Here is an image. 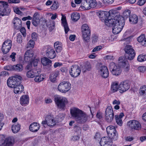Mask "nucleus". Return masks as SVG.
Wrapping results in <instances>:
<instances>
[{
  "label": "nucleus",
  "instance_id": "obj_60",
  "mask_svg": "<svg viewBox=\"0 0 146 146\" xmlns=\"http://www.w3.org/2000/svg\"><path fill=\"white\" fill-rule=\"evenodd\" d=\"M31 37L34 40H36L38 38L37 35L36 33H33L32 34Z\"/></svg>",
  "mask_w": 146,
  "mask_h": 146
},
{
  "label": "nucleus",
  "instance_id": "obj_53",
  "mask_svg": "<svg viewBox=\"0 0 146 146\" xmlns=\"http://www.w3.org/2000/svg\"><path fill=\"white\" fill-rule=\"evenodd\" d=\"M114 0H103V3L105 5H108L112 3L113 2Z\"/></svg>",
  "mask_w": 146,
  "mask_h": 146
},
{
  "label": "nucleus",
  "instance_id": "obj_48",
  "mask_svg": "<svg viewBox=\"0 0 146 146\" xmlns=\"http://www.w3.org/2000/svg\"><path fill=\"white\" fill-rule=\"evenodd\" d=\"M30 63L28 64L26 66V67L25 68V69L27 71L29 70H32V62L31 61H30Z\"/></svg>",
  "mask_w": 146,
  "mask_h": 146
},
{
  "label": "nucleus",
  "instance_id": "obj_6",
  "mask_svg": "<svg viewBox=\"0 0 146 146\" xmlns=\"http://www.w3.org/2000/svg\"><path fill=\"white\" fill-rule=\"evenodd\" d=\"M109 68L111 74L113 75L118 76L121 73V70L120 67L116 65L113 62H111L109 64Z\"/></svg>",
  "mask_w": 146,
  "mask_h": 146
},
{
  "label": "nucleus",
  "instance_id": "obj_52",
  "mask_svg": "<svg viewBox=\"0 0 146 146\" xmlns=\"http://www.w3.org/2000/svg\"><path fill=\"white\" fill-rule=\"evenodd\" d=\"M85 68L86 70H90L92 68L90 63L88 62H86L85 65Z\"/></svg>",
  "mask_w": 146,
  "mask_h": 146
},
{
  "label": "nucleus",
  "instance_id": "obj_38",
  "mask_svg": "<svg viewBox=\"0 0 146 146\" xmlns=\"http://www.w3.org/2000/svg\"><path fill=\"white\" fill-rule=\"evenodd\" d=\"M80 18V15L78 13H73L72 14L71 18L73 21H76L79 19Z\"/></svg>",
  "mask_w": 146,
  "mask_h": 146
},
{
  "label": "nucleus",
  "instance_id": "obj_49",
  "mask_svg": "<svg viewBox=\"0 0 146 146\" xmlns=\"http://www.w3.org/2000/svg\"><path fill=\"white\" fill-rule=\"evenodd\" d=\"M13 65H10L5 66L4 69L8 70H13Z\"/></svg>",
  "mask_w": 146,
  "mask_h": 146
},
{
  "label": "nucleus",
  "instance_id": "obj_32",
  "mask_svg": "<svg viewBox=\"0 0 146 146\" xmlns=\"http://www.w3.org/2000/svg\"><path fill=\"white\" fill-rule=\"evenodd\" d=\"M39 72L38 71H37L36 74L35 76L34 77H35L34 78V81L37 82H39L42 81L44 78L43 76L41 75H40L39 74Z\"/></svg>",
  "mask_w": 146,
  "mask_h": 146
},
{
  "label": "nucleus",
  "instance_id": "obj_9",
  "mask_svg": "<svg viewBox=\"0 0 146 146\" xmlns=\"http://www.w3.org/2000/svg\"><path fill=\"white\" fill-rule=\"evenodd\" d=\"M58 89L60 92L66 93L70 89V84L68 82H62L59 84Z\"/></svg>",
  "mask_w": 146,
  "mask_h": 146
},
{
  "label": "nucleus",
  "instance_id": "obj_61",
  "mask_svg": "<svg viewBox=\"0 0 146 146\" xmlns=\"http://www.w3.org/2000/svg\"><path fill=\"white\" fill-rule=\"evenodd\" d=\"M16 55V53H15L13 52L11 54L10 56V57L12 58V60L13 61H15V56Z\"/></svg>",
  "mask_w": 146,
  "mask_h": 146
},
{
  "label": "nucleus",
  "instance_id": "obj_59",
  "mask_svg": "<svg viewBox=\"0 0 146 146\" xmlns=\"http://www.w3.org/2000/svg\"><path fill=\"white\" fill-rule=\"evenodd\" d=\"M105 60H112L113 59V56L111 55H106L104 57Z\"/></svg>",
  "mask_w": 146,
  "mask_h": 146
},
{
  "label": "nucleus",
  "instance_id": "obj_15",
  "mask_svg": "<svg viewBox=\"0 0 146 146\" xmlns=\"http://www.w3.org/2000/svg\"><path fill=\"white\" fill-rule=\"evenodd\" d=\"M10 12V10L7 3L3 2V4L0 5V15H7Z\"/></svg>",
  "mask_w": 146,
  "mask_h": 146
},
{
  "label": "nucleus",
  "instance_id": "obj_44",
  "mask_svg": "<svg viewBox=\"0 0 146 146\" xmlns=\"http://www.w3.org/2000/svg\"><path fill=\"white\" fill-rule=\"evenodd\" d=\"M8 48V47H6V46L2 45V50L4 54H7L11 48Z\"/></svg>",
  "mask_w": 146,
  "mask_h": 146
},
{
  "label": "nucleus",
  "instance_id": "obj_36",
  "mask_svg": "<svg viewBox=\"0 0 146 146\" xmlns=\"http://www.w3.org/2000/svg\"><path fill=\"white\" fill-rule=\"evenodd\" d=\"M13 66V70L17 72H19L21 71L23 69V66L21 64L14 65Z\"/></svg>",
  "mask_w": 146,
  "mask_h": 146
},
{
  "label": "nucleus",
  "instance_id": "obj_23",
  "mask_svg": "<svg viewBox=\"0 0 146 146\" xmlns=\"http://www.w3.org/2000/svg\"><path fill=\"white\" fill-rule=\"evenodd\" d=\"M40 127V126L38 123L34 122L30 125L29 128L31 131L35 132L39 130Z\"/></svg>",
  "mask_w": 146,
  "mask_h": 146
},
{
  "label": "nucleus",
  "instance_id": "obj_33",
  "mask_svg": "<svg viewBox=\"0 0 146 146\" xmlns=\"http://www.w3.org/2000/svg\"><path fill=\"white\" fill-rule=\"evenodd\" d=\"M14 142V139L13 137H8L5 140V143L7 146H12Z\"/></svg>",
  "mask_w": 146,
  "mask_h": 146
},
{
  "label": "nucleus",
  "instance_id": "obj_37",
  "mask_svg": "<svg viewBox=\"0 0 146 146\" xmlns=\"http://www.w3.org/2000/svg\"><path fill=\"white\" fill-rule=\"evenodd\" d=\"M118 84L117 82L113 83L111 87V90L113 92H117L119 89Z\"/></svg>",
  "mask_w": 146,
  "mask_h": 146
},
{
  "label": "nucleus",
  "instance_id": "obj_54",
  "mask_svg": "<svg viewBox=\"0 0 146 146\" xmlns=\"http://www.w3.org/2000/svg\"><path fill=\"white\" fill-rule=\"evenodd\" d=\"M13 10L15 13H16L19 14L21 15L22 14V13L19 9L16 7H15L13 8Z\"/></svg>",
  "mask_w": 146,
  "mask_h": 146
},
{
  "label": "nucleus",
  "instance_id": "obj_45",
  "mask_svg": "<svg viewBox=\"0 0 146 146\" xmlns=\"http://www.w3.org/2000/svg\"><path fill=\"white\" fill-rule=\"evenodd\" d=\"M130 13L131 11L130 10L128 9L126 10L123 12V15L124 17L127 18L130 16Z\"/></svg>",
  "mask_w": 146,
  "mask_h": 146
},
{
  "label": "nucleus",
  "instance_id": "obj_13",
  "mask_svg": "<svg viewBox=\"0 0 146 146\" xmlns=\"http://www.w3.org/2000/svg\"><path fill=\"white\" fill-rule=\"evenodd\" d=\"M43 125L46 124L49 126L52 127L55 125L56 124L55 120L53 116L48 115L45 118V120L43 121L42 122Z\"/></svg>",
  "mask_w": 146,
  "mask_h": 146
},
{
  "label": "nucleus",
  "instance_id": "obj_1",
  "mask_svg": "<svg viewBox=\"0 0 146 146\" xmlns=\"http://www.w3.org/2000/svg\"><path fill=\"white\" fill-rule=\"evenodd\" d=\"M98 14L101 18V20H104L106 25L109 27H113L112 32L114 34H118L122 30L125 22L123 17L115 14L111 18L109 12L104 11H99Z\"/></svg>",
  "mask_w": 146,
  "mask_h": 146
},
{
  "label": "nucleus",
  "instance_id": "obj_35",
  "mask_svg": "<svg viewBox=\"0 0 146 146\" xmlns=\"http://www.w3.org/2000/svg\"><path fill=\"white\" fill-rule=\"evenodd\" d=\"M41 62L43 65L46 66L51 63L52 61L47 58L44 57L41 59Z\"/></svg>",
  "mask_w": 146,
  "mask_h": 146
},
{
  "label": "nucleus",
  "instance_id": "obj_63",
  "mask_svg": "<svg viewBox=\"0 0 146 146\" xmlns=\"http://www.w3.org/2000/svg\"><path fill=\"white\" fill-rule=\"evenodd\" d=\"M62 63L60 62H56L54 64V66L55 68H56L58 67H59L62 66Z\"/></svg>",
  "mask_w": 146,
  "mask_h": 146
},
{
  "label": "nucleus",
  "instance_id": "obj_26",
  "mask_svg": "<svg viewBox=\"0 0 146 146\" xmlns=\"http://www.w3.org/2000/svg\"><path fill=\"white\" fill-rule=\"evenodd\" d=\"M14 88V92L15 94H19L23 92L24 90V87L21 84H19L15 86Z\"/></svg>",
  "mask_w": 146,
  "mask_h": 146
},
{
  "label": "nucleus",
  "instance_id": "obj_16",
  "mask_svg": "<svg viewBox=\"0 0 146 146\" xmlns=\"http://www.w3.org/2000/svg\"><path fill=\"white\" fill-rule=\"evenodd\" d=\"M32 50H28L24 54V60L26 62L31 61L32 60L36 58V55H34Z\"/></svg>",
  "mask_w": 146,
  "mask_h": 146
},
{
  "label": "nucleus",
  "instance_id": "obj_58",
  "mask_svg": "<svg viewBox=\"0 0 146 146\" xmlns=\"http://www.w3.org/2000/svg\"><path fill=\"white\" fill-rule=\"evenodd\" d=\"M17 40L19 43H21L22 41V36L19 34H18L17 36Z\"/></svg>",
  "mask_w": 146,
  "mask_h": 146
},
{
  "label": "nucleus",
  "instance_id": "obj_42",
  "mask_svg": "<svg viewBox=\"0 0 146 146\" xmlns=\"http://www.w3.org/2000/svg\"><path fill=\"white\" fill-rule=\"evenodd\" d=\"M35 44V41L32 40H29L27 45V48H33L34 47Z\"/></svg>",
  "mask_w": 146,
  "mask_h": 146
},
{
  "label": "nucleus",
  "instance_id": "obj_2",
  "mask_svg": "<svg viewBox=\"0 0 146 146\" xmlns=\"http://www.w3.org/2000/svg\"><path fill=\"white\" fill-rule=\"evenodd\" d=\"M70 112L72 116L78 123L83 124L90 120L89 115L78 108H74L71 109Z\"/></svg>",
  "mask_w": 146,
  "mask_h": 146
},
{
  "label": "nucleus",
  "instance_id": "obj_7",
  "mask_svg": "<svg viewBox=\"0 0 146 146\" xmlns=\"http://www.w3.org/2000/svg\"><path fill=\"white\" fill-rule=\"evenodd\" d=\"M84 2L81 3V7L86 9L94 8L97 5L96 0H84Z\"/></svg>",
  "mask_w": 146,
  "mask_h": 146
},
{
  "label": "nucleus",
  "instance_id": "obj_22",
  "mask_svg": "<svg viewBox=\"0 0 146 146\" xmlns=\"http://www.w3.org/2000/svg\"><path fill=\"white\" fill-rule=\"evenodd\" d=\"M13 23L14 28L17 29H19L22 27V21L18 17H15L13 19Z\"/></svg>",
  "mask_w": 146,
  "mask_h": 146
},
{
  "label": "nucleus",
  "instance_id": "obj_30",
  "mask_svg": "<svg viewBox=\"0 0 146 146\" xmlns=\"http://www.w3.org/2000/svg\"><path fill=\"white\" fill-rule=\"evenodd\" d=\"M37 71L36 70H30L27 71L26 73V76L29 78H33L34 77L36 74Z\"/></svg>",
  "mask_w": 146,
  "mask_h": 146
},
{
  "label": "nucleus",
  "instance_id": "obj_51",
  "mask_svg": "<svg viewBox=\"0 0 146 146\" xmlns=\"http://www.w3.org/2000/svg\"><path fill=\"white\" fill-rule=\"evenodd\" d=\"M5 143V138L3 135H0V146Z\"/></svg>",
  "mask_w": 146,
  "mask_h": 146
},
{
  "label": "nucleus",
  "instance_id": "obj_3",
  "mask_svg": "<svg viewBox=\"0 0 146 146\" xmlns=\"http://www.w3.org/2000/svg\"><path fill=\"white\" fill-rule=\"evenodd\" d=\"M54 101L57 108L61 110H64L68 103L66 98L57 95L54 96Z\"/></svg>",
  "mask_w": 146,
  "mask_h": 146
},
{
  "label": "nucleus",
  "instance_id": "obj_43",
  "mask_svg": "<svg viewBox=\"0 0 146 146\" xmlns=\"http://www.w3.org/2000/svg\"><path fill=\"white\" fill-rule=\"evenodd\" d=\"M138 61L142 62L146 60V56L141 54L139 55L137 58Z\"/></svg>",
  "mask_w": 146,
  "mask_h": 146
},
{
  "label": "nucleus",
  "instance_id": "obj_27",
  "mask_svg": "<svg viewBox=\"0 0 146 146\" xmlns=\"http://www.w3.org/2000/svg\"><path fill=\"white\" fill-rule=\"evenodd\" d=\"M61 21L62 25L64 28L65 33L66 34L69 30V29L66 21V17L62 16L61 19Z\"/></svg>",
  "mask_w": 146,
  "mask_h": 146
},
{
  "label": "nucleus",
  "instance_id": "obj_24",
  "mask_svg": "<svg viewBox=\"0 0 146 146\" xmlns=\"http://www.w3.org/2000/svg\"><path fill=\"white\" fill-rule=\"evenodd\" d=\"M32 23L36 27L40 23V19L38 17V15L37 13H34L32 19Z\"/></svg>",
  "mask_w": 146,
  "mask_h": 146
},
{
  "label": "nucleus",
  "instance_id": "obj_39",
  "mask_svg": "<svg viewBox=\"0 0 146 146\" xmlns=\"http://www.w3.org/2000/svg\"><path fill=\"white\" fill-rule=\"evenodd\" d=\"M58 75V73L53 72L50 74V79L51 82H54L56 80V78Z\"/></svg>",
  "mask_w": 146,
  "mask_h": 146
},
{
  "label": "nucleus",
  "instance_id": "obj_46",
  "mask_svg": "<svg viewBox=\"0 0 146 146\" xmlns=\"http://www.w3.org/2000/svg\"><path fill=\"white\" fill-rule=\"evenodd\" d=\"M145 39V35H142L137 38V40L139 42H141V44L142 45L143 41H144Z\"/></svg>",
  "mask_w": 146,
  "mask_h": 146
},
{
  "label": "nucleus",
  "instance_id": "obj_25",
  "mask_svg": "<svg viewBox=\"0 0 146 146\" xmlns=\"http://www.w3.org/2000/svg\"><path fill=\"white\" fill-rule=\"evenodd\" d=\"M124 116L123 113H121L119 115H115V118L117 124L120 126H121L122 124V118Z\"/></svg>",
  "mask_w": 146,
  "mask_h": 146
},
{
  "label": "nucleus",
  "instance_id": "obj_56",
  "mask_svg": "<svg viewBox=\"0 0 146 146\" xmlns=\"http://www.w3.org/2000/svg\"><path fill=\"white\" fill-rule=\"evenodd\" d=\"M102 48V46H98L95 47L92 51V52H95L100 50Z\"/></svg>",
  "mask_w": 146,
  "mask_h": 146
},
{
  "label": "nucleus",
  "instance_id": "obj_19",
  "mask_svg": "<svg viewBox=\"0 0 146 146\" xmlns=\"http://www.w3.org/2000/svg\"><path fill=\"white\" fill-rule=\"evenodd\" d=\"M99 73L104 78H107L109 76V72L107 67L105 66H101L98 70Z\"/></svg>",
  "mask_w": 146,
  "mask_h": 146
},
{
  "label": "nucleus",
  "instance_id": "obj_5",
  "mask_svg": "<svg viewBox=\"0 0 146 146\" xmlns=\"http://www.w3.org/2000/svg\"><path fill=\"white\" fill-rule=\"evenodd\" d=\"M82 32L84 40L85 41L88 42L90 38V31L87 24H84L82 26Z\"/></svg>",
  "mask_w": 146,
  "mask_h": 146
},
{
  "label": "nucleus",
  "instance_id": "obj_40",
  "mask_svg": "<svg viewBox=\"0 0 146 146\" xmlns=\"http://www.w3.org/2000/svg\"><path fill=\"white\" fill-rule=\"evenodd\" d=\"M139 94L141 95H143L145 94L146 95V85L140 87Z\"/></svg>",
  "mask_w": 146,
  "mask_h": 146
},
{
  "label": "nucleus",
  "instance_id": "obj_8",
  "mask_svg": "<svg viewBox=\"0 0 146 146\" xmlns=\"http://www.w3.org/2000/svg\"><path fill=\"white\" fill-rule=\"evenodd\" d=\"M81 70L79 66L76 65L72 66L69 70V73L70 76L73 78H76L80 74Z\"/></svg>",
  "mask_w": 146,
  "mask_h": 146
},
{
  "label": "nucleus",
  "instance_id": "obj_14",
  "mask_svg": "<svg viewBox=\"0 0 146 146\" xmlns=\"http://www.w3.org/2000/svg\"><path fill=\"white\" fill-rule=\"evenodd\" d=\"M125 53L128 55V59L130 60H132L134 58L135 53L132 46L129 45L125 46L124 48Z\"/></svg>",
  "mask_w": 146,
  "mask_h": 146
},
{
  "label": "nucleus",
  "instance_id": "obj_21",
  "mask_svg": "<svg viewBox=\"0 0 146 146\" xmlns=\"http://www.w3.org/2000/svg\"><path fill=\"white\" fill-rule=\"evenodd\" d=\"M122 58L121 57L119 58V64L125 71H128L129 70V65L128 62L127 60H121V59H122Z\"/></svg>",
  "mask_w": 146,
  "mask_h": 146
},
{
  "label": "nucleus",
  "instance_id": "obj_62",
  "mask_svg": "<svg viewBox=\"0 0 146 146\" xmlns=\"http://www.w3.org/2000/svg\"><path fill=\"white\" fill-rule=\"evenodd\" d=\"M146 2V0H139L138 2V4L140 6L143 5Z\"/></svg>",
  "mask_w": 146,
  "mask_h": 146
},
{
  "label": "nucleus",
  "instance_id": "obj_20",
  "mask_svg": "<svg viewBox=\"0 0 146 146\" xmlns=\"http://www.w3.org/2000/svg\"><path fill=\"white\" fill-rule=\"evenodd\" d=\"M45 48L47 49L46 50V55L50 59H53L56 56L55 52L52 48L50 46H46Z\"/></svg>",
  "mask_w": 146,
  "mask_h": 146
},
{
  "label": "nucleus",
  "instance_id": "obj_55",
  "mask_svg": "<svg viewBox=\"0 0 146 146\" xmlns=\"http://www.w3.org/2000/svg\"><path fill=\"white\" fill-rule=\"evenodd\" d=\"M20 31L22 33V35L24 37H25L26 36V29L25 28L23 27H22L20 29Z\"/></svg>",
  "mask_w": 146,
  "mask_h": 146
},
{
  "label": "nucleus",
  "instance_id": "obj_10",
  "mask_svg": "<svg viewBox=\"0 0 146 146\" xmlns=\"http://www.w3.org/2000/svg\"><path fill=\"white\" fill-rule=\"evenodd\" d=\"M114 113L111 106H108L105 112V119L108 122H111L113 119Z\"/></svg>",
  "mask_w": 146,
  "mask_h": 146
},
{
  "label": "nucleus",
  "instance_id": "obj_64",
  "mask_svg": "<svg viewBox=\"0 0 146 146\" xmlns=\"http://www.w3.org/2000/svg\"><path fill=\"white\" fill-rule=\"evenodd\" d=\"M96 115L97 117L99 119H100L102 118V113L100 111L98 112Z\"/></svg>",
  "mask_w": 146,
  "mask_h": 146
},
{
  "label": "nucleus",
  "instance_id": "obj_18",
  "mask_svg": "<svg viewBox=\"0 0 146 146\" xmlns=\"http://www.w3.org/2000/svg\"><path fill=\"white\" fill-rule=\"evenodd\" d=\"M100 143L101 146H111L112 140L108 137H104L101 138Z\"/></svg>",
  "mask_w": 146,
  "mask_h": 146
},
{
  "label": "nucleus",
  "instance_id": "obj_50",
  "mask_svg": "<svg viewBox=\"0 0 146 146\" xmlns=\"http://www.w3.org/2000/svg\"><path fill=\"white\" fill-rule=\"evenodd\" d=\"M39 61V60L38 58H35L34 60H32L31 62L33 63V66L35 67L37 66L38 63V62Z\"/></svg>",
  "mask_w": 146,
  "mask_h": 146
},
{
  "label": "nucleus",
  "instance_id": "obj_28",
  "mask_svg": "<svg viewBox=\"0 0 146 146\" xmlns=\"http://www.w3.org/2000/svg\"><path fill=\"white\" fill-rule=\"evenodd\" d=\"M29 98L26 95H24L20 99L21 104L22 106L27 104L29 103Z\"/></svg>",
  "mask_w": 146,
  "mask_h": 146
},
{
  "label": "nucleus",
  "instance_id": "obj_47",
  "mask_svg": "<svg viewBox=\"0 0 146 146\" xmlns=\"http://www.w3.org/2000/svg\"><path fill=\"white\" fill-rule=\"evenodd\" d=\"M58 7V5L56 1H54L52 5L50 7V8L52 10H56L57 9Z\"/></svg>",
  "mask_w": 146,
  "mask_h": 146
},
{
  "label": "nucleus",
  "instance_id": "obj_17",
  "mask_svg": "<svg viewBox=\"0 0 146 146\" xmlns=\"http://www.w3.org/2000/svg\"><path fill=\"white\" fill-rule=\"evenodd\" d=\"M130 85L127 81H125L120 83L119 88V90L121 93L125 92L129 88Z\"/></svg>",
  "mask_w": 146,
  "mask_h": 146
},
{
  "label": "nucleus",
  "instance_id": "obj_11",
  "mask_svg": "<svg viewBox=\"0 0 146 146\" xmlns=\"http://www.w3.org/2000/svg\"><path fill=\"white\" fill-rule=\"evenodd\" d=\"M106 131L109 138L115 139H116L117 138V134L115 127L113 126L110 125L106 128Z\"/></svg>",
  "mask_w": 146,
  "mask_h": 146
},
{
  "label": "nucleus",
  "instance_id": "obj_34",
  "mask_svg": "<svg viewBox=\"0 0 146 146\" xmlns=\"http://www.w3.org/2000/svg\"><path fill=\"white\" fill-rule=\"evenodd\" d=\"M21 125L19 123L13 124L11 127L12 132L14 133L18 132L20 129Z\"/></svg>",
  "mask_w": 146,
  "mask_h": 146
},
{
  "label": "nucleus",
  "instance_id": "obj_12",
  "mask_svg": "<svg viewBox=\"0 0 146 146\" xmlns=\"http://www.w3.org/2000/svg\"><path fill=\"white\" fill-rule=\"evenodd\" d=\"M127 125L132 130H139L141 128V124L135 120H131L127 122Z\"/></svg>",
  "mask_w": 146,
  "mask_h": 146
},
{
  "label": "nucleus",
  "instance_id": "obj_31",
  "mask_svg": "<svg viewBox=\"0 0 146 146\" xmlns=\"http://www.w3.org/2000/svg\"><path fill=\"white\" fill-rule=\"evenodd\" d=\"M62 44L58 42H55L54 43V47L56 49L57 53H60L62 50Z\"/></svg>",
  "mask_w": 146,
  "mask_h": 146
},
{
  "label": "nucleus",
  "instance_id": "obj_4",
  "mask_svg": "<svg viewBox=\"0 0 146 146\" xmlns=\"http://www.w3.org/2000/svg\"><path fill=\"white\" fill-rule=\"evenodd\" d=\"M22 79V77L18 75H15L14 76L10 77L7 80V85L9 87L11 88H15V86L20 84L21 81Z\"/></svg>",
  "mask_w": 146,
  "mask_h": 146
},
{
  "label": "nucleus",
  "instance_id": "obj_57",
  "mask_svg": "<svg viewBox=\"0 0 146 146\" xmlns=\"http://www.w3.org/2000/svg\"><path fill=\"white\" fill-rule=\"evenodd\" d=\"M138 70L140 72H143L146 70V68L144 66H140L138 68Z\"/></svg>",
  "mask_w": 146,
  "mask_h": 146
},
{
  "label": "nucleus",
  "instance_id": "obj_29",
  "mask_svg": "<svg viewBox=\"0 0 146 146\" xmlns=\"http://www.w3.org/2000/svg\"><path fill=\"white\" fill-rule=\"evenodd\" d=\"M129 21L131 24H135L138 21L137 16L135 14H133L129 16Z\"/></svg>",
  "mask_w": 146,
  "mask_h": 146
},
{
  "label": "nucleus",
  "instance_id": "obj_41",
  "mask_svg": "<svg viewBox=\"0 0 146 146\" xmlns=\"http://www.w3.org/2000/svg\"><path fill=\"white\" fill-rule=\"evenodd\" d=\"M6 47H8V48H11L12 46V41L10 40H7L5 41L3 43V45Z\"/></svg>",
  "mask_w": 146,
  "mask_h": 146
}]
</instances>
